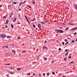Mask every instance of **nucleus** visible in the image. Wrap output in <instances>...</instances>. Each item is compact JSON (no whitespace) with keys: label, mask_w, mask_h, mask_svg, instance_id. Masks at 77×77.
I'll return each instance as SVG.
<instances>
[{"label":"nucleus","mask_w":77,"mask_h":77,"mask_svg":"<svg viewBox=\"0 0 77 77\" xmlns=\"http://www.w3.org/2000/svg\"><path fill=\"white\" fill-rule=\"evenodd\" d=\"M0 37H1V38H5L6 37V35L3 34H1L0 35Z\"/></svg>","instance_id":"1"},{"label":"nucleus","mask_w":77,"mask_h":77,"mask_svg":"<svg viewBox=\"0 0 77 77\" xmlns=\"http://www.w3.org/2000/svg\"><path fill=\"white\" fill-rule=\"evenodd\" d=\"M39 24H42V25H45V23L44 22H41L39 23Z\"/></svg>","instance_id":"2"},{"label":"nucleus","mask_w":77,"mask_h":77,"mask_svg":"<svg viewBox=\"0 0 77 77\" xmlns=\"http://www.w3.org/2000/svg\"><path fill=\"white\" fill-rule=\"evenodd\" d=\"M11 54L10 53H7L5 54V56H10V55H11Z\"/></svg>","instance_id":"3"},{"label":"nucleus","mask_w":77,"mask_h":77,"mask_svg":"<svg viewBox=\"0 0 77 77\" xmlns=\"http://www.w3.org/2000/svg\"><path fill=\"white\" fill-rule=\"evenodd\" d=\"M16 20H17V18H16V17H14V19L13 20V22H15V21H16Z\"/></svg>","instance_id":"4"},{"label":"nucleus","mask_w":77,"mask_h":77,"mask_svg":"<svg viewBox=\"0 0 77 77\" xmlns=\"http://www.w3.org/2000/svg\"><path fill=\"white\" fill-rule=\"evenodd\" d=\"M43 48H44V49H45V50H48V48H47V47H46V46H45L43 47Z\"/></svg>","instance_id":"5"},{"label":"nucleus","mask_w":77,"mask_h":77,"mask_svg":"<svg viewBox=\"0 0 77 77\" xmlns=\"http://www.w3.org/2000/svg\"><path fill=\"white\" fill-rule=\"evenodd\" d=\"M59 33H63V31L62 30H59Z\"/></svg>","instance_id":"6"},{"label":"nucleus","mask_w":77,"mask_h":77,"mask_svg":"<svg viewBox=\"0 0 77 77\" xmlns=\"http://www.w3.org/2000/svg\"><path fill=\"white\" fill-rule=\"evenodd\" d=\"M75 29H77V27H76L72 29H71L70 30H75Z\"/></svg>","instance_id":"7"},{"label":"nucleus","mask_w":77,"mask_h":77,"mask_svg":"<svg viewBox=\"0 0 77 77\" xmlns=\"http://www.w3.org/2000/svg\"><path fill=\"white\" fill-rule=\"evenodd\" d=\"M8 73H10L11 74H14V72L13 71V72H8Z\"/></svg>","instance_id":"8"},{"label":"nucleus","mask_w":77,"mask_h":77,"mask_svg":"<svg viewBox=\"0 0 77 77\" xmlns=\"http://www.w3.org/2000/svg\"><path fill=\"white\" fill-rule=\"evenodd\" d=\"M75 8L77 10V5H75Z\"/></svg>","instance_id":"9"},{"label":"nucleus","mask_w":77,"mask_h":77,"mask_svg":"<svg viewBox=\"0 0 77 77\" xmlns=\"http://www.w3.org/2000/svg\"><path fill=\"white\" fill-rule=\"evenodd\" d=\"M39 25L38 26V27H39V29H41V24L39 23Z\"/></svg>","instance_id":"10"},{"label":"nucleus","mask_w":77,"mask_h":77,"mask_svg":"<svg viewBox=\"0 0 77 77\" xmlns=\"http://www.w3.org/2000/svg\"><path fill=\"white\" fill-rule=\"evenodd\" d=\"M70 25H71V26H73L74 24H75V23H69Z\"/></svg>","instance_id":"11"},{"label":"nucleus","mask_w":77,"mask_h":77,"mask_svg":"<svg viewBox=\"0 0 77 77\" xmlns=\"http://www.w3.org/2000/svg\"><path fill=\"white\" fill-rule=\"evenodd\" d=\"M55 32H58V33H59V30H57V29H55Z\"/></svg>","instance_id":"12"},{"label":"nucleus","mask_w":77,"mask_h":77,"mask_svg":"<svg viewBox=\"0 0 77 77\" xmlns=\"http://www.w3.org/2000/svg\"><path fill=\"white\" fill-rule=\"evenodd\" d=\"M8 23H9V20H7L6 21V23H5V24H8Z\"/></svg>","instance_id":"13"},{"label":"nucleus","mask_w":77,"mask_h":77,"mask_svg":"<svg viewBox=\"0 0 77 77\" xmlns=\"http://www.w3.org/2000/svg\"><path fill=\"white\" fill-rule=\"evenodd\" d=\"M17 69L18 70V71H19V70H21V69L20 68H17Z\"/></svg>","instance_id":"14"},{"label":"nucleus","mask_w":77,"mask_h":77,"mask_svg":"<svg viewBox=\"0 0 77 77\" xmlns=\"http://www.w3.org/2000/svg\"><path fill=\"white\" fill-rule=\"evenodd\" d=\"M5 48H8V46H4Z\"/></svg>","instance_id":"15"},{"label":"nucleus","mask_w":77,"mask_h":77,"mask_svg":"<svg viewBox=\"0 0 77 77\" xmlns=\"http://www.w3.org/2000/svg\"><path fill=\"white\" fill-rule=\"evenodd\" d=\"M32 1H33V2H32L33 4H35V0H32Z\"/></svg>","instance_id":"16"},{"label":"nucleus","mask_w":77,"mask_h":77,"mask_svg":"<svg viewBox=\"0 0 77 77\" xmlns=\"http://www.w3.org/2000/svg\"><path fill=\"white\" fill-rule=\"evenodd\" d=\"M13 3V0H11V1L10 2V3Z\"/></svg>","instance_id":"17"},{"label":"nucleus","mask_w":77,"mask_h":77,"mask_svg":"<svg viewBox=\"0 0 77 77\" xmlns=\"http://www.w3.org/2000/svg\"><path fill=\"white\" fill-rule=\"evenodd\" d=\"M25 52H26V51H22V53H25Z\"/></svg>","instance_id":"18"},{"label":"nucleus","mask_w":77,"mask_h":77,"mask_svg":"<svg viewBox=\"0 0 77 77\" xmlns=\"http://www.w3.org/2000/svg\"><path fill=\"white\" fill-rule=\"evenodd\" d=\"M11 26L12 28H14V26L13 25H12V24L11 25Z\"/></svg>","instance_id":"19"},{"label":"nucleus","mask_w":77,"mask_h":77,"mask_svg":"<svg viewBox=\"0 0 77 77\" xmlns=\"http://www.w3.org/2000/svg\"><path fill=\"white\" fill-rule=\"evenodd\" d=\"M32 26H33L34 28H35L36 26L35 25L33 24Z\"/></svg>","instance_id":"20"},{"label":"nucleus","mask_w":77,"mask_h":77,"mask_svg":"<svg viewBox=\"0 0 77 77\" xmlns=\"http://www.w3.org/2000/svg\"><path fill=\"white\" fill-rule=\"evenodd\" d=\"M38 76L39 77H41V74H39Z\"/></svg>","instance_id":"21"},{"label":"nucleus","mask_w":77,"mask_h":77,"mask_svg":"<svg viewBox=\"0 0 77 77\" xmlns=\"http://www.w3.org/2000/svg\"><path fill=\"white\" fill-rule=\"evenodd\" d=\"M25 18H26V20L28 19V18H27V16H25Z\"/></svg>","instance_id":"22"},{"label":"nucleus","mask_w":77,"mask_h":77,"mask_svg":"<svg viewBox=\"0 0 77 77\" xmlns=\"http://www.w3.org/2000/svg\"><path fill=\"white\" fill-rule=\"evenodd\" d=\"M14 15V13H12L11 14H10L11 15V16H12V15Z\"/></svg>","instance_id":"23"},{"label":"nucleus","mask_w":77,"mask_h":77,"mask_svg":"<svg viewBox=\"0 0 77 77\" xmlns=\"http://www.w3.org/2000/svg\"><path fill=\"white\" fill-rule=\"evenodd\" d=\"M3 18H5V19H6L7 18V17H6V16H4L3 17Z\"/></svg>","instance_id":"24"},{"label":"nucleus","mask_w":77,"mask_h":77,"mask_svg":"<svg viewBox=\"0 0 77 77\" xmlns=\"http://www.w3.org/2000/svg\"><path fill=\"white\" fill-rule=\"evenodd\" d=\"M68 53H69L68 52H67V53L66 54H65V56H66V55H67V54H68Z\"/></svg>","instance_id":"25"},{"label":"nucleus","mask_w":77,"mask_h":77,"mask_svg":"<svg viewBox=\"0 0 77 77\" xmlns=\"http://www.w3.org/2000/svg\"><path fill=\"white\" fill-rule=\"evenodd\" d=\"M66 57H65L63 60H65V61H66Z\"/></svg>","instance_id":"26"},{"label":"nucleus","mask_w":77,"mask_h":77,"mask_svg":"<svg viewBox=\"0 0 77 77\" xmlns=\"http://www.w3.org/2000/svg\"><path fill=\"white\" fill-rule=\"evenodd\" d=\"M52 74L53 75H54V74H55V73H54V72H52Z\"/></svg>","instance_id":"27"},{"label":"nucleus","mask_w":77,"mask_h":77,"mask_svg":"<svg viewBox=\"0 0 77 77\" xmlns=\"http://www.w3.org/2000/svg\"><path fill=\"white\" fill-rule=\"evenodd\" d=\"M7 38H11V36H7Z\"/></svg>","instance_id":"28"},{"label":"nucleus","mask_w":77,"mask_h":77,"mask_svg":"<svg viewBox=\"0 0 77 77\" xmlns=\"http://www.w3.org/2000/svg\"><path fill=\"white\" fill-rule=\"evenodd\" d=\"M68 27H67L66 28V29H65V30H68Z\"/></svg>","instance_id":"29"},{"label":"nucleus","mask_w":77,"mask_h":77,"mask_svg":"<svg viewBox=\"0 0 77 77\" xmlns=\"http://www.w3.org/2000/svg\"><path fill=\"white\" fill-rule=\"evenodd\" d=\"M5 65H10V64H5Z\"/></svg>","instance_id":"30"},{"label":"nucleus","mask_w":77,"mask_h":77,"mask_svg":"<svg viewBox=\"0 0 77 77\" xmlns=\"http://www.w3.org/2000/svg\"><path fill=\"white\" fill-rule=\"evenodd\" d=\"M47 75H50V74H49V73H47Z\"/></svg>","instance_id":"31"},{"label":"nucleus","mask_w":77,"mask_h":77,"mask_svg":"<svg viewBox=\"0 0 77 77\" xmlns=\"http://www.w3.org/2000/svg\"><path fill=\"white\" fill-rule=\"evenodd\" d=\"M58 50L59 51H60V50H61V49L60 48H59L58 49Z\"/></svg>","instance_id":"32"},{"label":"nucleus","mask_w":77,"mask_h":77,"mask_svg":"<svg viewBox=\"0 0 77 77\" xmlns=\"http://www.w3.org/2000/svg\"><path fill=\"white\" fill-rule=\"evenodd\" d=\"M73 62H74L73 61H72V62H70V63H73Z\"/></svg>","instance_id":"33"},{"label":"nucleus","mask_w":77,"mask_h":77,"mask_svg":"<svg viewBox=\"0 0 77 77\" xmlns=\"http://www.w3.org/2000/svg\"><path fill=\"white\" fill-rule=\"evenodd\" d=\"M67 44H68V42H67L65 44V45H66Z\"/></svg>","instance_id":"34"},{"label":"nucleus","mask_w":77,"mask_h":77,"mask_svg":"<svg viewBox=\"0 0 77 77\" xmlns=\"http://www.w3.org/2000/svg\"><path fill=\"white\" fill-rule=\"evenodd\" d=\"M63 45H64V44H65V43L64 42H63L62 43Z\"/></svg>","instance_id":"35"},{"label":"nucleus","mask_w":77,"mask_h":77,"mask_svg":"<svg viewBox=\"0 0 77 77\" xmlns=\"http://www.w3.org/2000/svg\"><path fill=\"white\" fill-rule=\"evenodd\" d=\"M41 54H40L37 57H39V56H41Z\"/></svg>","instance_id":"36"},{"label":"nucleus","mask_w":77,"mask_h":77,"mask_svg":"<svg viewBox=\"0 0 77 77\" xmlns=\"http://www.w3.org/2000/svg\"><path fill=\"white\" fill-rule=\"evenodd\" d=\"M67 41L68 40L67 39L65 40V42H66V41Z\"/></svg>","instance_id":"37"},{"label":"nucleus","mask_w":77,"mask_h":77,"mask_svg":"<svg viewBox=\"0 0 77 77\" xmlns=\"http://www.w3.org/2000/svg\"><path fill=\"white\" fill-rule=\"evenodd\" d=\"M5 28H8V26H5Z\"/></svg>","instance_id":"38"},{"label":"nucleus","mask_w":77,"mask_h":77,"mask_svg":"<svg viewBox=\"0 0 77 77\" xmlns=\"http://www.w3.org/2000/svg\"><path fill=\"white\" fill-rule=\"evenodd\" d=\"M74 42V40H72V42L73 43V42Z\"/></svg>","instance_id":"39"},{"label":"nucleus","mask_w":77,"mask_h":77,"mask_svg":"<svg viewBox=\"0 0 77 77\" xmlns=\"http://www.w3.org/2000/svg\"><path fill=\"white\" fill-rule=\"evenodd\" d=\"M44 59L45 60H47V58L46 57V58H44Z\"/></svg>","instance_id":"40"},{"label":"nucleus","mask_w":77,"mask_h":77,"mask_svg":"<svg viewBox=\"0 0 77 77\" xmlns=\"http://www.w3.org/2000/svg\"><path fill=\"white\" fill-rule=\"evenodd\" d=\"M14 4H17V2H14Z\"/></svg>","instance_id":"41"},{"label":"nucleus","mask_w":77,"mask_h":77,"mask_svg":"<svg viewBox=\"0 0 77 77\" xmlns=\"http://www.w3.org/2000/svg\"><path fill=\"white\" fill-rule=\"evenodd\" d=\"M29 7V8H31V7H30V5H28Z\"/></svg>","instance_id":"42"},{"label":"nucleus","mask_w":77,"mask_h":77,"mask_svg":"<svg viewBox=\"0 0 77 77\" xmlns=\"http://www.w3.org/2000/svg\"><path fill=\"white\" fill-rule=\"evenodd\" d=\"M2 5H0V8H2Z\"/></svg>","instance_id":"43"},{"label":"nucleus","mask_w":77,"mask_h":77,"mask_svg":"<svg viewBox=\"0 0 77 77\" xmlns=\"http://www.w3.org/2000/svg\"><path fill=\"white\" fill-rule=\"evenodd\" d=\"M77 34V33L75 32L74 34V35H76Z\"/></svg>","instance_id":"44"},{"label":"nucleus","mask_w":77,"mask_h":77,"mask_svg":"<svg viewBox=\"0 0 77 77\" xmlns=\"http://www.w3.org/2000/svg\"><path fill=\"white\" fill-rule=\"evenodd\" d=\"M71 56H70L69 57H68V58H71Z\"/></svg>","instance_id":"45"},{"label":"nucleus","mask_w":77,"mask_h":77,"mask_svg":"<svg viewBox=\"0 0 77 77\" xmlns=\"http://www.w3.org/2000/svg\"><path fill=\"white\" fill-rule=\"evenodd\" d=\"M65 51H68V49L65 50Z\"/></svg>","instance_id":"46"},{"label":"nucleus","mask_w":77,"mask_h":77,"mask_svg":"<svg viewBox=\"0 0 77 77\" xmlns=\"http://www.w3.org/2000/svg\"><path fill=\"white\" fill-rule=\"evenodd\" d=\"M30 75V73H29V74H27V75Z\"/></svg>","instance_id":"47"},{"label":"nucleus","mask_w":77,"mask_h":77,"mask_svg":"<svg viewBox=\"0 0 77 77\" xmlns=\"http://www.w3.org/2000/svg\"><path fill=\"white\" fill-rule=\"evenodd\" d=\"M43 75H45V73H44L43 74Z\"/></svg>","instance_id":"48"},{"label":"nucleus","mask_w":77,"mask_h":77,"mask_svg":"<svg viewBox=\"0 0 77 77\" xmlns=\"http://www.w3.org/2000/svg\"><path fill=\"white\" fill-rule=\"evenodd\" d=\"M17 39H20V37H19L17 38Z\"/></svg>","instance_id":"49"},{"label":"nucleus","mask_w":77,"mask_h":77,"mask_svg":"<svg viewBox=\"0 0 77 77\" xmlns=\"http://www.w3.org/2000/svg\"><path fill=\"white\" fill-rule=\"evenodd\" d=\"M21 3H20V4L19 5V6H21Z\"/></svg>","instance_id":"50"},{"label":"nucleus","mask_w":77,"mask_h":77,"mask_svg":"<svg viewBox=\"0 0 77 77\" xmlns=\"http://www.w3.org/2000/svg\"><path fill=\"white\" fill-rule=\"evenodd\" d=\"M16 52L15 51H14V54H15V53Z\"/></svg>","instance_id":"51"},{"label":"nucleus","mask_w":77,"mask_h":77,"mask_svg":"<svg viewBox=\"0 0 77 77\" xmlns=\"http://www.w3.org/2000/svg\"><path fill=\"white\" fill-rule=\"evenodd\" d=\"M10 18H11L12 17V16L11 15H10V16L9 17Z\"/></svg>","instance_id":"52"},{"label":"nucleus","mask_w":77,"mask_h":77,"mask_svg":"<svg viewBox=\"0 0 77 77\" xmlns=\"http://www.w3.org/2000/svg\"><path fill=\"white\" fill-rule=\"evenodd\" d=\"M7 71H8V72H10V71H11L8 70H7Z\"/></svg>","instance_id":"53"},{"label":"nucleus","mask_w":77,"mask_h":77,"mask_svg":"<svg viewBox=\"0 0 77 77\" xmlns=\"http://www.w3.org/2000/svg\"><path fill=\"white\" fill-rule=\"evenodd\" d=\"M35 21V18H34L33 19V20L32 21Z\"/></svg>","instance_id":"54"},{"label":"nucleus","mask_w":77,"mask_h":77,"mask_svg":"<svg viewBox=\"0 0 77 77\" xmlns=\"http://www.w3.org/2000/svg\"><path fill=\"white\" fill-rule=\"evenodd\" d=\"M10 68V69H11V70H12V67H11Z\"/></svg>","instance_id":"55"},{"label":"nucleus","mask_w":77,"mask_h":77,"mask_svg":"<svg viewBox=\"0 0 77 77\" xmlns=\"http://www.w3.org/2000/svg\"><path fill=\"white\" fill-rule=\"evenodd\" d=\"M66 8H67V9L69 8V7L68 6V7H66Z\"/></svg>","instance_id":"56"},{"label":"nucleus","mask_w":77,"mask_h":77,"mask_svg":"<svg viewBox=\"0 0 77 77\" xmlns=\"http://www.w3.org/2000/svg\"><path fill=\"white\" fill-rule=\"evenodd\" d=\"M20 24V23H19V22H18V23H17V24Z\"/></svg>","instance_id":"57"},{"label":"nucleus","mask_w":77,"mask_h":77,"mask_svg":"<svg viewBox=\"0 0 77 77\" xmlns=\"http://www.w3.org/2000/svg\"><path fill=\"white\" fill-rule=\"evenodd\" d=\"M2 48H5V46H3Z\"/></svg>","instance_id":"58"},{"label":"nucleus","mask_w":77,"mask_h":77,"mask_svg":"<svg viewBox=\"0 0 77 77\" xmlns=\"http://www.w3.org/2000/svg\"><path fill=\"white\" fill-rule=\"evenodd\" d=\"M53 62H54V61L53 60L51 62V63H53Z\"/></svg>","instance_id":"59"},{"label":"nucleus","mask_w":77,"mask_h":77,"mask_svg":"<svg viewBox=\"0 0 77 77\" xmlns=\"http://www.w3.org/2000/svg\"><path fill=\"white\" fill-rule=\"evenodd\" d=\"M33 75H35V73H33Z\"/></svg>","instance_id":"60"},{"label":"nucleus","mask_w":77,"mask_h":77,"mask_svg":"<svg viewBox=\"0 0 77 77\" xmlns=\"http://www.w3.org/2000/svg\"><path fill=\"white\" fill-rule=\"evenodd\" d=\"M26 2V1H25L24 2H23L24 3H25Z\"/></svg>","instance_id":"61"},{"label":"nucleus","mask_w":77,"mask_h":77,"mask_svg":"<svg viewBox=\"0 0 77 77\" xmlns=\"http://www.w3.org/2000/svg\"><path fill=\"white\" fill-rule=\"evenodd\" d=\"M19 10L20 11H21V9H19Z\"/></svg>","instance_id":"62"},{"label":"nucleus","mask_w":77,"mask_h":77,"mask_svg":"<svg viewBox=\"0 0 77 77\" xmlns=\"http://www.w3.org/2000/svg\"><path fill=\"white\" fill-rule=\"evenodd\" d=\"M62 77H66V76H63Z\"/></svg>","instance_id":"63"},{"label":"nucleus","mask_w":77,"mask_h":77,"mask_svg":"<svg viewBox=\"0 0 77 77\" xmlns=\"http://www.w3.org/2000/svg\"><path fill=\"white\" fill-rule=\"evenodd\" d=\"M76 42H77V39L76 38V41H75Z\"/></svg>","instance_id":"64"}]
</instances>
